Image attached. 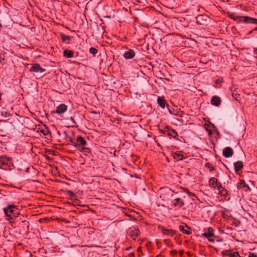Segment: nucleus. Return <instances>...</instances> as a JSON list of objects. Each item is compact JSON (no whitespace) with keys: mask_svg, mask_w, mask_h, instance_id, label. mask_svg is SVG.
<instances>
[{"mask_svg":"<svg viewBox=\"0 0 257 257\" xmlns=\"http://www.w3.org/2000/svg\"><path fill=\"white\" fill-rule=\"evenodd\" d=\"M209 184L210 186L213 187L215 189H217L218 193L221 196H225L227 194L226 190L222 187L220 183L217 182L216 178H210L209 180Z\"/></svg>","mask_w":257,"mask_h":257,"instance_id":"f257e3e1","label":"nucleus"},{"mask_svg":"<svg viewBox=\"0 0 257 257\" xmlns=\"http://www.w3.org/2000/svg\"><path fill=\"white\" fill-rule=\"evenodd\" d=\"M4 210L7 217H9L8 220L16 217L19 214V211L14 205H9L8 207L4 208Z\"/></svg>","mask_w":257,"mask_h":257,"instance_id":"f03ea898","label":"nucleus"},{"mask_svg":"<svg viewBox=\"0 0 257 257\" xmlns=\"http://www.w3.org/2000/svg\"><path fill=\"white\" fill-rule=\"evenodd\" d=\"M12 165V158L6 156L0 157V168L5 170L10 169Z\"/></svg>","mask_w":257,"mask_h":257,"instance_id":"7ed1b4c3","label":"nucleus"},{"mask_svg":"<svg viewBox=\"0 0 257 257\" xmlns=\"http://www.w3.org/2000/svg\"><path fill=\"white\" fill-rule=\"evenodd\" d=\"M158 228L161 231L163 234L172 236L174 235L175 231L171 229H167L164 226L159 225Z\"/></svg>","mask_w":257,"mask_h":257,"instance_id":"20e7f679","label":"nucleus"},{"mask_svg":"<svg viewBox=\"0 0 257 257\" xmlns=\"http://www.w3.org/2000/svg\"><path fill=\"white\" fill-rule=\"evenodd\" d=\"M213 229L211 227H208L207 229V232L202 233V236L207 238L208 241L213 242L214 240L212 239L211 237L214 235L213 233Z\"/></svg>","mask_w":257,"mask_h":257,"instance_id":"39448f33","label":"nucleus"},{"mask_svg":"<svg viewBox=\"0 0 257 257\" xmlns=\"http://www.w3.org/2000/svg\"><path fill=\"white\" fill-rule=\"evenodd\" d=\"M128 233L133 239L135 238L139 235V230L136 227H132L130 228L128 231Z\"/></svg>","mask_w":257,"mask_h":257,"instance_id":"423d86ee","label":"nucleus"},{"mask_svg":"<svg viewBox=\"0 0 257 257\" xmlns=\"http://www.w3.org/2000/svg\"><path fill=\"white\" fill-rule=\"evenodd\" d=\"M76 142H74L72 140L71 141L72 145H76L78 146H85L86 144V141L81 136H78L76 139Z\"/></svg>","mask_w":257,"mask_h":257,"instance_id":"0eeeda50","label":"nucleus"},{"mask_svg":"<svg viewBox=\"0 0 257 257\" xmlns=\"http://www.w3.org/2000/svg\"><path fill=\"white\" fill-rule=\"evenodd\" d=\"M242 22L247 24H257V19L252 17L248 16H243Z\"/></svg>","mask_w":257,"mask_h":257,"instance_id":"6e6552de","label":"nucleus"},{"mask_svg":"<svg viewBox=\"0 0 257 257\" xmlns=\"http://www.w3.org/2000/svg\"><path fill=\"white\" fill-rule=\"evenodd\" d=\"M222 256H228L229 257H240L239 254L237 252H232L230 250H224L221 252Z\"/></svg>","mask_w":257,"mask_h":257,"instance_id":"1a4fd4ad","label":"nucleus"},{"mask_svg":"<svg viewBox=\"0 0 257 257\" xmlns=\"http://www.w3.org/2000/svg\"><path fill=\"white\" fill-rule=\"evenodd\" d=\"M184 202L180 198H176L173 202V205L174 207L181 208L184 205Z\"/></svg>","mask_w":257,"mask_h":257,"instance_id":"9d476101","label":"nucleus"},{"mask_svg":"<svg viewBox=\"0 0 257 257\" xmlns=\"http://www.w3.org/2000/svg\"><path fill=\"white\" fill-rule=\"evenodd\" d=\"M222 153L225 158H229L233 155V152L230 147H226L223 149Z\"/></svg>","mask_w":257,"mask_h":257,"instance_id":"9b49d317","label":"nucleus"},{"mask_svg":"<svg viewBox=\"0 0 257 257\" xmlns=\"http://www.w3.org/2000/svg\"><path fill=\"white\" fill-rule=\"evenodd\" d=\"M30 71L34 72H41V73L44 72V69L42 68L40 65L36 64L33 65L30 69Z\"/></svg>","mask_w":257,"mask_h":257,"instance_id":"f8f14e48","label":"nucleus"},{"mask_svg":"<svg viewBox=\"0 0 257 257\" xmlns=\"http://www.w3.org/2000/svg\"><path fill=\"white\" fill-rule=\"evenodd\" d=\"M179 228L181 231L186 234H190L191 233L190 228L187 225H180Z\"/></svg>","mask_w":257,"mask_h":257,"instance_id":"ddd939ff","label":"nucleus"},{"mask_svg":"<svg viewBox=\"0 0 257 257\" xmlns=\"http://www.w3.org/2000/svg\"><path fill=\"white\" fill-rule=\"evenodd\" d=\"M237 188L238 189H244V190L246 191L249 190V187L247 185L243 180H240L237 184Z\"/></svg>","mask_w":257,"mask_h":257,"instance_id":"4468645a","label":"nucleus"},{"mask_svg":"<svg viewBox=\"0 0 257 257\" xmlns=\"http://www.w3.org/2000/svg\"><path fill=\"white\" fill-rule=\"evenodd\" d=\"M67 108V107L66 105L64 104H61L57 107L56 112L59 114L64 113L66 111Z\"/></svg>","mask_w":257,"mask_h":257,"instance_id":"2eb2a0df","label":"nucleus"},{"mask_svg":"<svg viewBox=\"0 0 257 257\" xmlns=\"http://www.w3.org/2000/svg\"><path fill=\"white\" fill-rule=\"evenodd\" d=\"M135 55L134 50L130 49L128 51L125 52L123 54V57L126 59H132Z\"/></svg>","mask_w":257,"mask_h":257,"instance_id":"dca6fc26","label":"nucleus"},{"mask_svg":"<svg viewBox=\"0 0 257 257\" xmlns=\"http://www.w3.org/2000/svg\"><path fill=\"white\" fill-rule=\"evenodd\" d=\"M211 102L212 105L218 106L220 103V98L218 96H214L211 99Z\"/></svg>","mask_w":257,"mask_h":257,"instance_id":"f3484780","label":"nucleus"},{"mask_svg":"<svg viewBox=\"0 0 257 257\" xmlns=\"http://www.w3.org/2000/svg\"><path fill=\"white\" fill-rule=\"evenodd\" d=\"M229 18L231 19H233L234 21H236L237 22H242V18L243 16H236L234 14H231L229 16Z\"/></svg>","mask_w":257,"mask_h":257,"instance_id":"a211bd4d","label":"nucleus"},{"mask_svg":"<svg viewBox=\"0 0 257 257\" xmlns=\"http://www.w3.org/2000/svg\"><path fill=\"white\" fill-rule=\"evenodd\" d=\"M157 102L160 107H161L162 108H164L165 107L166 102L163 98L159 97L157 98Z\"/></svg>","mask_w":257,"mask_h":257,"instance_id":"6ab92c4d","label":"nucleus"},{"mask_svg":"<svg viewBox=\"0 0 257 257\" xmlns=\"http://www.w3.org/2000/svg\"><path fill=\"white\" fill-rule=\"evenodd\" d=\"M234 166L235 170L238 171L243 167V164L241 162L238 161L234 164Z\"/></svg>","mask_w":257,"mask_h":257,"instance_id":"aec40b11","label":"nucleus"},{"mask_svg":"<svg viewBox=\"0 0 257 257\" xmlns=\"http://www.w3.org/2000/svg\"><path fill=\"white\" fill-rule=\"evenodd\" d=\"M205 17L203 15H199L196 17L197 22L201 25L203 24V18Z\"/></svg>","mask_w":257,"mask_h":257,"instance_id":"412c9836","label":"nucleus"},{"mask_svg":"<svg viewBox=\"0 0 257 257\" xmlns=\"http://www.w3.org/2000/svg\"><path fill=\"white\" fill-rule=\"evenodd\" d=\"M63 54L65 56L68 58H71L73 56V53L71 51L69 50H65L64 51Z\"/></svg>","mask_w":257,"mask_h":257,"instance_id":"4be33fe9","label":"nucleus"},{"mask_svg":"<svg viewBox=\"0 0 257 257\" xmlns=\"http://www.w3.org/2000/svg\"><path fill=\"white\" fill-rule=\"evenodd\" d=\"M174 158L177 160H182L184 157L181 154L175 153L174 154Z\"/></svg>","mask_w":257,"mask_h":257,"instance_id":"5701e85b","label":"nucleus"},{"mask_svg":"<svg viewBox=\"0 0 257 257\" xmlns=\"http://www.w3.org/2000/svg\"><path fill=\"white\" fill-rule=\"evenodd\" d=\"M73 146L77 148L80 152H83L85 148L84 147V146H78L76 145H74Z\"/></svg>","mask_w":257,"mask_h":257,"instance_id":"b1692460","label":"nucleus"},{"mask_svg":"<svg viewBox=\"0 0 257 257\" xmlns=\"http://www.w3.org/2000/svg\"><path fill=\"white\" fill-rule=\"evenodd\" d=\"M89 52L90 53L92 54L93 55H95L98 52V51L97 49H96L94 48L91 47L89 49Z\"/></svg>","mask_w":257,"mask_h":257,"instance_id":"393cba45","label":"nucleus"},{"mask_svg":"<svg viewBox=\"0 0 257 257\" xmlns=\"http://www.w3.org/2000/svg\"><path fill=\"white\" fill-rule=\"evenodd\" d=\"M183 191L188 194L189 196H194V194L190 192L187 189H183Z\"/></svg>","mask_w":257,"mask_h":257,"instance_id":"a878e982","label":"nucleus"},{"mask_svg":"<svg viewBox=\"0 0 257 257\" xmlns=\"http://www.w3.org/2000/svg\"><path fill=\"white\" fill-rule=\"evenodd\" d=\"M40 132L42 133L44 135H47L48 133V130L46 128L45 130H43V129H42L40 131Z\"/></svg>","mask_w":257,"mask_h":257,"instance_id":"bb28decb","label":"nucleus"},{"mask_svg":"<svg viewBox=\"0 0 257 257\" xmlns=\"http://www.w3.org/2000/svg\"><path fill=\"white\" fill-rule=\"evenodd\" d=\"M67 194L71 197H73L75 196L74 193L70 190L67 191Z\"/></svg>","mask_w":257,"mask_h":257,"instance_id":"cd10ccee","label":"nucleus"},{"mask_svg":"<svg viewBox=\"0 0 257 257\" xmlns=\"http://www.w3.org/2000/svg\"><path fill=\"white\" fill-rule=\"evenodd\" d=\"M83 152H84L85 154H89L90 153V150L89 148L85 147Z\"/></svg>","mask_w":257,"mask_h":257,"instance_id":"c85d7f7f","label":"nucleus"},{"mask_svg":"<svg viewBox=\"0 0 257 257\" xmlns=\"http://www.w3.org/2000/svg\"><path fill=\"white\" fill-rule=\"evenodd\" d=\"M2 115L5 116V117H8V116H9L10 115V114L8 112H7L6 111H3L2 112Z\"/></svg>","mask_w":257,"mask_h":257,"instance_id":"c756f323","label":"nucleus"},{"mask_svg":"<svg viewBox=\"0 0 257 257\" xmlns=\"http://www.w3.org/2000/svg\"><path fill=\"white\" fill-rule=\"evenodd\" d=\"M248 257H257V255L254 253L251 252L249 254Z\"/></svg>","mask_w":257,"mask_h":257,"instance_id":"7c9ffc66","label":"nucleus"},{"mask_svg":"<svg viewBox=\"0 0 257 257\" xmlns=\"http://www.w3.org/2000/svg\"><path fill=\"white\" fill-rule=\"evenodd\" d=\"M209 171H212L214 170V168L213 167H209Z\"/></svg>","mask_w":257,"mask_h":257,"instance_id":"2f4dec72","label":"nucleus"},{"mask_svg":"<svg viewBox=\"0 0 257 257\" xmlns=\"http://www.w3.org/2000/svg\"><path fill=\"white\" fill-rule=\"evenodd\" d=\"M169 112L170 114H173L174 113L171 111V110L168 108Z\"/></svg>","mask_w":257,"mask_h":257,"instance_id":"473e14b6","label":"nucleus"},{"mask_svg":"<svg viewBox=\"0 0 257 257\" xmlns=\"http://www.w3.org/2000/svg\"><path fill=\"white\" fill-rule=\"evenodd\" d=\"M173 134H174V137H175L176 136H177V133L175 131H173Z\"/></svg>","mask_w":257,"mask_h":257,"instance_id":"72a5a7b5","label":"nucleus"}]
</instances>
